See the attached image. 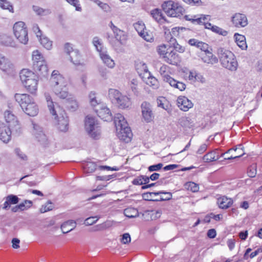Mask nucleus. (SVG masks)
<instances>
[{"mask_svg": "<svg viewBox=\"0 0 262 262\" xmlns=\"http://www.w3.org/2000/svg\"><path fill=\"white\" fill-rule=\"evenodd\" d=\"M99 56L103 63L109 68L112 69L115 67V63L106 50L99 53Z\"/></svg>", "mask_w": 262, "mask_h": 262, "instance_id": "cd10ccee", "label": "nucleus"}, {"mask_svg": "<svg viewBox=\"0 0 262 262\" xmlns=\"http://www.w3.org/2000/svg\"><path fill=\"white\" fill-rule=\"evenodd\" d=\"M140 36L145 40L148 42H151L154 40L152 34L151 33L147 32L146 30L144 33H143V35Z\"/></svg>", "mask_w": 262, "mask_h": 262, "instance_id": "e2e57ef3", "label": "nucleus"}, {"mask_svg": "<svg viewBox=\"0 0 262 262\" xmlns=\"http://www.w3.org/2000/svg\"><path fill=\"white\" fill-rule=\"evenodd\" d=\"M12 133H16L12 127L3 122H0V139L4 143L10 141Z\"/></svg>", "mask_w": 262, "mask_h": 262, "instance_id": "a211bd4d", "label": "nucleus"}, {"mask_svg": "<svg viewBox=\"0 0 262 262\" xmlns=\"http://www.w3.org/2000/svg\"><path fill=\"white\" fill-rule=\"evenodd\" d=\"M0 69L3 71L11 73L13 71L14 66L9 59L0 54Z\"/></svg>", "mask_w": 262, "mask_h": 262, "instance_id": "393cba45", "label": "nucleus"}, {"mask_svg": "<svg viewBox=\"0 0 262 262\" xmlns=\"http://www.w3.org/2000/svg\"><path fill=\"white\" fill-rule=\"evenodd\" d=\"M140 82L137 79H133L129 82V85L135 95H138L139 93Z\"/></svg>", "mask_w": 262, "mask_h": 262, "instance_id": "79ce46f5", "label": "nucleus"}, {"mask_svg": "<svg viewBox=\"0 0 262 262\" xmlns=\"http://www.w3.org/2000/svg\"><path fill=\"white\" fill-rule=\"evenodd\" d=\"M66 101L68 107L72 111H75L78 108V103L72 94L70 96V98H68Z\"/></svg>", "mask_w": 262, "mask_h": 262, "instance_id": "ea45409f", "label": "nucleus"}, {"mask_svg": "<svg viewBox=\"0 0 262 262\" xmlns=\"http://www.w3.org/2000/svg\"><path fill=\"white\" fill-rule=\"evenodd\" d=\"M188 79L192 83L200 82L204 84L206 82L204 75L195 70H191L189 72Z\"/></svg>", "mask_w": 262, "mask_h": 262, "instance_id": "b1692460", "label": "nucleus"}, {"mask_svg": "<svg viewBox=\"0 0 262 262\" xmlns=\"http://www.w3.org/2000/svg\"><path fill=\"white\" fill-rule=\"evenodd\" d=\"M96 4L104 11L108 12L110 11V7L107 4L101 2L99 0L96 1Z\"/></svg>", "mask_w": 262, "mask_h": 262, "instance_id": "774afa93", "label": "nucleus"}, {"mask_svg": "<svg viewBox=\"0 0 262 262\" xmlns=\"http://www.w3.org/2000/svg\"><path fill=\"white\" fill-rule=\"evenodd\" d=\"M121 95V94L116 89H111L108 91V97L113 101H115L116 102Z\"/></svg>", "mask_w": 262, "mask_h": 262, "instance_id": "a18cd8bd", "label": "nucleus"}, {"mask_svg": "<svg viewBox=\"0 0 262 262\" xmlns=\"http://www.w3.org/2000/svg\"><path fill=\"white\" fill-rule=\"evenodd\" d=\"M85 130L88 135L94 139L100 138L101 134L100 126L97 120L92 116H87L85 119Z\"/></svg>", "mask_w": 262, "mask_h": 262, "instance_id": "423d86ee", "label": "nucleus"}, {"mask_svg": "<svg viewBox=\"0 0 262 262\" xmlns=\"http://www.w3.org/2000/svg\"><path fill=\"white\" fill-rule=\"evenodd\" d=\"M39 38L40 44L45 49L50 50L52 48V41L50 40L47 37L42 35Z\"/></svg>", "mask_w": 262, "mask_h": 262, "instance_id": "37998d69", "label": "nucleus"}, {"mask_svg": "<svg viewBox=\"0 0 262 262\" xmlns=\"http://www.w3.org/2000/svg\"><path fill=\"white\" fill-rule=\"evenodd\" d=\"M142 115L144 120L147 122L151 121L154 115L151 104L147 102H143L141 104Z\"/></svg>", "mask_w": 262, "mask_h": 262, "instance_id": "6ab92c4d", "label": "nucleus"}, {"mask_svg": "<svg viewBox=\"0 0 262 262\" xmlns=\"http://www.w3.org/2000/svg\"><path fill=\"white\" fill-rule=\"evenodd\" d=\"M216 54L223 67L232 72L237 70L238 62L234 54L231 51L220 47L217 50Z\"/></svg>", "mask_w": 262, "mask_h": 262, "instance_id": "20e7f679", "label": "nucleus"}, {"mask_svg": "<svg viewBox=\"0 0 262 262\" xmlns=\"http://www.w3.org/2000/svg\"><path fill=\"white\" fill-rule=\"evenodd\" d=\"M83 169L86 173H92L96 169V164L93 162H87L83 164Z\"/></svg>", "mask_w": 262, "mask_h": 262, "instance_id": "de8ad7c7", "label": "nucleus"}, {"mask_svg": "<svg viewBox=\"0 0 262 262\" xmlns=\"http://www.w3.org/2000/svg\"><path fill=\"white\" fill-rule=\"evenodd\" d=\"M69 5L75 8V11L81 12L82 10L79 0H64Z\"/></svg>", "mask_w": 262, "mask_h": 262, "instance_id": "864d4df0", "label": "nucleus"}, {"mask_svg": "<svg viewBox=\"0 0 262 262\" xmlns=\"http://www.w3.org/2000/svg\"><path fill=\"white\" fill-rule=\"evenodd\" d=\"M32 134L34 138L41 144H47L48 141L47 137L43 133L42 127L34 122L32 123Z\"/></svg>", "mask_w": 262, "mask_h": 262, "instance_id": "dca6fc26", "label": "nucleus"}, {"mask_svg": "<svg viewBox=\"0 0 262 262\" xmlns=\"http://www.w3.org/2000/svg\"><path fill=\"white\" fill-rule=\"evenodd\" d=\"M220 159V150L215 149L205 155L203 157V160L205 162H211L217 161Z\"/></svg>", "mask_w": 262, "mask_h": 262, "instance_id": "c756f323", "label": "nucleus"}, {"mask_svg": "<svg viewBox=\"0 0 262 262\" xmlns=\"http://www.w3.org/2000/svg\"><path fill=\"white\" fill-rule=\"evenodd\" d=\"M76 227V222L74 220H69L61 225V229L63 233H67L73 230Z\"/></svg>", "mask_w": 262, "mask_h": 262, "instance_id": "72a5a7b5", "label": "nucleus"}, {"mask_svg": "<svg viewBox=\"0 0 262 262\" xmlns=\"http://www.w3.org/2000/svg\"><path fill=\"white\" fill-rule=\"evenodd\" d=\"M114 121L118 138L126 143L130 142L133 134L124 117L120 113L116 114Z\"/></svg>", "mask_w": 262, "mask_h": 262, "instance_id": "7ed1b4c3", "label": "nucleus"}, {"mask_svg": "<svg viewBox=\"0 0 262 262\" xmlns=\"http://www.w3.org/2000/svg\"><path fill=\"white\" fill-rule=\"evenodd\" d=\"M0 7L3 9L8 10L10 12H13L12 5L7 0H0Z\"/></svg>", "mask_w": 262, "mask_h": 262, "instance_id": "5fc2aeb1", "label": "nucleus"}, {"mask_svg": "<svg viewBox=\"0 0 262 262\" xmlns=\"http://www.w3.org/2000/svg\"><path fill=\"white\" fill-rule=\"evenodd\" d=\"M33 203L30 200H25L23 202L19 204L20 211H24L31 208Z\"/></svg>", "mask_w": 262, "mask_h": 262, "instance_id": "13d9d810", "label": "nucleus"}, {"mask_svg": "<svg viewBox=\"0 0 262 262\" xmlns=\"http://www.w3.org/2000/svg\"><path fill=\"white\" fill-rule=\"evenodd\" d=\"M233 37L235 42L239 48L243 50L247 49L248 46L246 43V37L244 35L235 33Z\"/></svg>", "mask_w": 262, "mask_h": 262, "instance_id": "7c9ffc66", "label": "nucleus"}, {"mask_svg": "<svg viewBox=\"0 0 262 262\" xmlns=\"http://www.w3.org/2000/svg\"><path fill=\"white\" fill-rule=\"evenodd\" d=\"M5 199L8 200V202H9L10 205L16 204L18 203L19 200L17 196L13 194L8 195Z\"/></svg>", "mask_w": 262, "mask_h": 262, "instance_id": "052dcab7", "label": "nucleus"}, {"mask_svg": "<svg viewBox=\"0 0 262 262\" xmlns=\"http://www.w3.org/2000/svg\"><path fill=\"white\" fill-rule=\"evenodd\" d=\"M38 78L36 77L23 84L26 90L32 95H35L37 93Z\"/></svg>", "mask_w": 262, "mask_h": 262, "instance_id": "5701e85b", "label": "nucleus"}, {"mask_svg": "<svg viewBox=\"0 0 262 262\" xmlns=\"http://www.w3.org/2000/svg\"><path fill=\"white\" fill-rule=\"evenodd\" d=\"M168 67L166 65H162L159 70V72L162 76L164 82L168 83L173 89H178L180 91H183L186 89V84L181 81H178L167 74Z\"/></svg>", "mask_w": 262, "mask_h": 262, "instance_id": "1a4fd4ad", "label": "nucleus"}, {"mask_svg": "<svg viewBox=\"0 0 262 262\" xmlns=\"http://www.w3.org/2000/svg\"><path fill=\"white\" fill-rule=\"evenodd\" d=\"M4 118L8 125L12 127L13 131L16 133H19L20 131V125L17 120L16 117L9 110H6L4 113Z\"/></svg>", "mask_w": 262, "mask_h": 262, "instance_id": "4468645a", "label": "nucleus"}, {"mask_svg": "<svg viewBox=\"0 0 262 262\" xmlns=\"http://www.w3.org/2000/svg\"><path fill=\"white\" fill-rule=\"evenodd\" d=\"M124 214L128 218H134L138 216V211L134 208H128L124 210Z\"/></svg>", "mask_w": 262, "mask_h": 262, "instance_id": "8fccbe9b", "label": "nucleus"}, {"mask_svg": "<svg viewBox=\"0 0 262 262\" xmlns=\"http://www.w3.org/2000/svg\"><path fill=\"white\" fill-rule=\"evenodd\" d=\"M112 225V223L111 221H107L101 224H99L94 227L93 229V231H102L108 228Z\"/></svg>", "mask_w": 262, "mask_h": 262, "instance_id": "09e8293b", "label": "nucleus"}, {"mask_svg": "<svg viewBox=\"0 0 262 262\" xmlns=\"http://www.w3.org/2000/svg\"><path fill=\"white\" fill-rule=\"evenodd\" d=\"M211 30L219 35L226 36L228 35V32L219 27L214 26L211 28Z\"/></svg>", "mask_w": 262, "mask_h": 262, "instance_id": "4d7b16f0", "label": "nucleus"}, {"mask_svg": "<svg viewBox=\"0 0 262 262\" xmlns=\"http://www.w3.org/2000/svg\"><path fill=\"white\" fill-rule=\"evenodd\" d=\"M233 149V151L236 152V151L238 150V152L236 154H232L230 157L225 158L224 160L235 159L243 156L245 154V152L243 150V147L241 144L238 145L236 148Z\"/></svg>", "mask_w": 262, "mask_h": 262, "instance_id": "58836bf2", "label": "nucleus"}, {"mask_svg": "<svg viewBox=\"0 0 262 262\" xmlns=\"http://www.w3.org/2000/svg\"><path fill=\"white\" fill-rule=\"evenodd\" d=\"M119 107L121 108L128 107L131 105V101L129 98L126 96L121 95L119 99L116 102Z\"/></svg>", "mask_w": 262, "mask_h": 262, "instance_id": "4c0bfd02", "label": "nucleus"}, {"mask_svg": "<svg viewBox=\"0 0 262 262\" xmlns=\"http://www.w3.org/2000/svg\"><path fill=\"white\" fill-rule=\"evenodd\" d=\"M212 49L210 48L207 51L202 53L200 57L202 61L208 64L213 65L218 62V58L211 52Z\"/></svg>", "mask_w": 262, "mask_h": 262, "instance_id": "412c9836", "label": "nucleus"}, {"mask_svg": "<svg viewBox=\"0 0 262 262\" xmlns=\"http://www.w3.org/2000/svg\"><path fill=\"white\" fill-rule=\"evenodd\" d=\"M257 173L256 166L255 165L250 166L248 169L247 173L249 177L251 178H254Z\"/></svg>", "mask_w": 262, "mask_h": 262, "instance_id": "338daca9", "label": "nucleus"}, {"mask_svg": "<svg viewBox=\"0 0 262 262\" xmlns=\"http://www.w3.org/2000/svg\"><path fill=\"white\" fill-rule=\"evenodd\" d=\"M32 58L33 66L40 74L46 75L48 72V67L44 57L37 50L33 51Z\"/></svg>", "mask_w": 262, "mask_h": 262, "instance_id": "9b49d317", "label": "nucleus"}, {"mask_svg": "<svg viewBox=\"0 0 262 262\" xmlns=\"http://www.w3.org/2000/svg\"><path fill=\"white\" fill-rule=\"evenodd\" d=\"M33 11L36 15L39 16H46L51 13V11L49 9H43L38 6L33 5L32 6Z\"/></svg>", "mask_w": 262, "mask_h": 262, "instance_id": "a19ab883", "label": "nucleus"}, {"mask_svg": "<svg viewBox=\"0 0 262 262\" xmlns=\"http://www.w3.org/2000/svg\"><path fill=\"white\" fill-rule=\"evenodd\" d=\"M164 60L169 64L175 65L180 61V58L176 51L170 50L164 56Z\"/></svg>", "mask_w": 262, "mask_h": 262, "instance_id": "c85d7f7f", "label": "nucleus"}, {"mask_svg": "<svg viewBox=\"0 0 262 262\" xmlns=\"http://www.w3.org/2000/svg\"><path fill=\"white\" fill-rule=\"evenodd\" d=\"M172 196L171 192L164 191L149 192L143 194V197L145 200L157 202L169 200L172 198Z\"/></svg>", "mask_w": 262, "mask_h": 262, "instance_id": "f8f14e48", "label": "nucleus"}, {"mask_svg": "<svg viewBox=\"0 0 262 262\" xmlns=\"http://www.w3.org/2000/svg\"><path fill=\"white\" fill-rule=\"evenodd\" d=\"M16 155L23 161H27L28 159L27 156L18 148H16L14 150Z\"/></svg>", "mask_w": 262, "mask_h": 262, "instance_id": "69168bd1", "label": "nucleus"}, {"mask_svg": "<svg viewBox=\"0 0 262 262\" xmlns=\"http://www.w3.org/2000/svg\"><path fill=\"white\" fill-rule=\"evenodd\" d=\"M136 69L138 73L142 75L143 81L150 86L154 89H157L159 87V82L157 79L154 77L149 72L146 64L143 62H139L136 64Z\"/></svg>", "mask_w": 262, "mask_h": 262, "instance_id": "39448f33", "label": "nucleus"}, {"mask_svg": "<svg viewBox=\"0 0 262 262\" xmlns=\"http://www.w3.org/2000/svg\"><path fill=\"white\" fill-rule=\"evenodd\" d=\"M51 90L55 96L59 99L67 100L68 98H70V96L72 95L69 92L67 85L52 88Z\"/></svg>", "mask_w": 262, "mask_h": 262, "instance_id": "aec40b11", "label": "nucleus"}, {"mask_svg": "<svg viewBox=\"0 0 262 262\" xmlns=\"http://www.w3.org/2000/svg\"><path fill=\"white\" fill-rule=\"evenodd\" d=\"M43 97L50 114L57 119L58 129L61 132H67L69 127V119L66 113L62 110L57 102L53 101L49 92H45Z\"/></svg>", "mask_w": 262, "mask_h": 262, "instance_id": "f257e3e1", "label": "nucleus"}, {"mask_svg": "<svg viewBox=\"0 0 262 262\" xmlns=\"http://www.w3.org/2000/svg\"><path fill=\"white\" fill-rule=\"evenodd\" d=\"M95 111L98 117L104 121L112 120V113L105 103L99 104L98 107L95 108Z\"/></svg>", "mask_w": 262, "mask_h": 262, "instance_id": "f3484780", "label": "nucleus"}, {"mask_svg": "<svg viewBox=\"0 0 262 262\" xmlns=\"http://www.w3.org/2000/svg\"><path fill=\"white\" fill-rule=\"evenodd\" d=\"M162 7L165 13L171 17H179L185 12V9L181 4L172 1L164 2Z\"/></svg>", "mask_w": 262, "mask_h": 262, "instance_id": "6e6552de", "label": "nucleus"}, {"mask_svg": "<svg viewBox=\"0 0 262 262\" xmlns=\"http://www.w3.org/2000/svg\"><path fill=\"white\" fill-rule=\"evenodd\" d=\"M174 42L172 43L173 47L176 50V51L178 52L179 53H184L185 51V48L184 47L179 45L176 40L175 39H173Z\"/></svg>", "mask_w": 262, "mask_h": 262, "instance_id": "0e129e2a", "label": "nucleus"}, {"mask_svg": "<svg viewBox=\"0 0 262 262\" xmlns=\"http://www.w3.org/2000/svg\"><path fill=\"white\" fill-rule=\"evenodd\" d=\"M53 205L50 201H48L46 204L42 205L40 208V212L41 213H45L47 211L52 210Z\"/></svg>", "mask_w": 262, "mask_h": 262, "instance_id": "680f3d73", "label": "nucleus"}, {"mask_svg": "<svg viewBox=\"0 0 262 262\" xmlns=\"http://www.w3.org/2000/svg\"><path fill=\"white\" fill-rule=\"evenodd\" d=\"M185 188L193 192H198L199 190V186L196 183L192 182L186 183L185 185Z\"/></svg>", "mask_w": 262, "mask_h": 262, "instance_id": "6e6d98bb", "label": "nucleus"}, {"mask_svg": "<svg viewBox=\"0 0 262 262\" xmlns=\"http://www.w3.org/2000/svg\"><path fill=\"white\" fill-rule=\"evenodd\" d=\"M177 104L178 107L184 112L188 111L193 106V104L191 101L184 96H180L178 97Z\"/></svg>", "mask_w": 262, "mask_h": 262, "instance_id": "4be33fe9", "label": "nucleus"}, {"mask_svg": "<svg viewBox=\"0 0 262 262\" xmlns=\"http://www.w3.org/2000/svg\"><path fill=\"white\" fill-rule=\"evenodd\" d=\"M134 27L140 36H142L143 33L146 30L145 24L142 21H138L135 23L134 24Z\"/></svg>", "mask_w": 262, "mask_h": 262, "instance_id": "49530a36", "label": "nucleus"}, {"mask_svg": "<svg viewBox=\"0 0 262 262\" xmlns=\"http://www.w3.org/2000/svg\"><path fill=\"white\" fill-rule=\"evenodd\" d=\"M150 14L153 18L158 23H162L165 21L164 16L160 9H155L151 10Z\"/></svg>", "mask_w": 262, "mask_h": 262, "instance_id": "e433bc0d", "label": "nucleus"}, {"mask_svg": "<svg viewBox=\"0 0 262 262\" xmlns=\"http://www.w3.org/2000/svg\"><path fill=\"white\" fill-rule=\"evenodd\" d=\"M13 33L15 38L23 45H27L28 40V30L23 21H18L13 26Z\"/></svg>", "mask_w": 262, "mask_h": 262, "instance_id": "9d476101", "label": "nucleus"}, {"mask_svg": "<svg viewBox=\"0 0 262 262\" xmlns=\"http://www.w3.org/2000/svg\"><path fill=\"white\" fill-rule=\"evenodd\" d=\"M100 219L99 216H94L88 217L84 220V224L86 226H90L96 223L97 221Z\"/></svg>", "mask_w": 262, "mask_h": 262, "instance_id": "bf43d9fd", "label": "nucleus"}, {"mask_svg": "<svg viewBox=\"0 0 262 262\" xmlns=\"http://www.w3.org/2000/svg\"><path fill=\"white\" fill-rule=\"evenodd\" d=\"M209 15H205L203 14L198 15H186L184 16L186 20L191 21L193 24L201 25L204 23L205 20L208 19Z\"/></svg>", "mask_w": 262, "mask_h": 262, "instance_id": "bb28decb", "label": "nucleus"}, {"mask_svg": "<svg viewBox=\"0 0 262 262\" xmlns=\"http://www.w3.org/2000/svg\"><path fill=\"white\" fill-rule=\"evenodd\" d=\"M170 50V46L165 44L160 45L157 48V52L158 54L162 56L163 59L164 58V56H166L167 54Z\"/></svg>", "mask_w": 262, "mask_h": 262, "instance_id": "c03bdc74", "label": "nucleus"}, {"mask_svg": "<svg viewBox=\"0 0 262 262\" xmlns=\"http://www.w3.org/2000/svg\"><path fill=\"white\" fill-rule=\"evenodd\" d=\"M217 203L220 208L227 209L231 206L233 201L231 198L222 196L217 199Z\"/></svg>", "mask_w": 262, "mask_h": 262, "instance_id": "473e14b6", "label": "nucleus"}, {"mask_svg": "<svg viewBox=\"0 0 262 262\" xmlns=\"http://www.w3.org/2000/svg\"><path fill=\"white\" fill-rule=\"evenodd\" d=\"M37 76L33 71L28 69H23L19 72V78L22 84Z\"/></svg>", "mask_w": 262, "mask_h": 262, "instance_id": "a878e982", "label": "nucleus"}, {"mask_svg": "<svg viewBox=\"0 0 262 262\" xmlns=\"http://www.w3.org/2000/svg\"><path fill=\"white\" fill-rule=\"evenodd\" d=\"M93 43L99 53L106 50L100 39L97 37H95L93 38Z\"/></svg>", "mask_w": 262, "mask_h": 262, "instance_id": "3c124183", "label": "nucleus"}, {"mask_svg": "<svg viewBox=\"0 0 262 262\" xmlns=\"http://www.w3.org/2000/svg\"><path fill=\"white\" fill-rule=\"evenodd\" d=\"M178 124L185 129L191 128L194 125L193 121L186 116L181 117L178 120Z\"/></svg>", "mask_w": 262, "mask_h": 262, "instance_id": "2f4dec72", "label": "nucleus"}, {"mask_svg": "<svg viewBox=\"0 0 262 262\" xmlns=\"http://www.w3.org/2000/svg\"><path fill=\"white\" fill-rule=\"evenodd\" d=\"M15 100L19 103L25 113L28 116L34 117L36 116L39 112L37 104L34 98L28 94H15Z\"/></svg>", "mask_w": 262, "mask_h": 262, "instance_id": "f03ea898", "label": "nucleus"}, {"mask_svg": "<svg viewBox=\"0 0 262 262\" xmlns=\"http://www.w3.org/2000/svg\"><path fill=\"white\" fill-rule=\"evenodd\" d=\"M0 40L2 44L6 46L16 48L17 45L15 41L10 36L3 35L0 37Z\"/></svg>", "mask_w": 262, "mask_h": 262, "instance_id": "f704fd0d", "label": "nucleus"}, {"mask_svg": "<svg viewBox=\"0 0 262 262\" xmlns=\"http://www.w3.org/2000/svg\"><path fill=\"white\" fill-rule=\"evenodd\" d=\"M64 51L69 59L75 66H83L84 63L79 51L74 48L72 44L67 42L64 46Z\"/></svg>", "mask_w": 262, "mask_h": 262, "instance_id": "0eeeda50", "label": "nucleus"}, {"mask_svg": "<svg viewBox=\"0 0 262 262\" xmlns=\"http://www.w3.org/2000/svg\"><path fill=\"white\" fill-rule=\"evenodd\" d=\"M116 40L120 44H123L127 38V36L123 31L118 28L113 31Z\"/></svg>", "mask_w": 262, "mask_h": 262, "instance_id": "c9c22d12", "label": "nucleus"}, {"mask_svg": "<svg viewBox=\"0 0 262 262\" xmlns=\"http://www.w3.org/2000/svg\"><path fill=\"white\" fill-rule=\"evenodd\" d=\"M50 83L51 89L67 85L66 78L56 70L52 72L50 79Z\"/></svg>", "mask_w": 262, "mask_h": 262, "instance_id": "2eb2a0df", "label": "nucleus"}, {"mask_svg": "<svg viewBox=\"0 0 262 262\" xmlns=\"http://www.w3.org/2000/svg\"><path fill=\"white\" fill-rule=\"evenodd\" d=\"M89 98L91 105L95 108L98 107L99 104H102V103L99 102L97 99L96 93L94 92H91L89 93Z\"/></svg>", "mask_w": 262, "mask_h": 262, "instance_id": "603ef678", "label": "nucleus"}, {"mask_svg": "<svg viewBox=\"0 0 262 262\" xmlns=\"http://www.w3.org/2000/svg\"><path fill=\"white\" fill-rule=\"evenodd\" d=\"M233 26L236 28H244L248 25V19L246 14L242 13H235L231 18Z\"/></svg>", "mask_w": 262, "mask_h": 262, "instance_id": "ddd939ff", "label": "nucleus"}]
</instances>
